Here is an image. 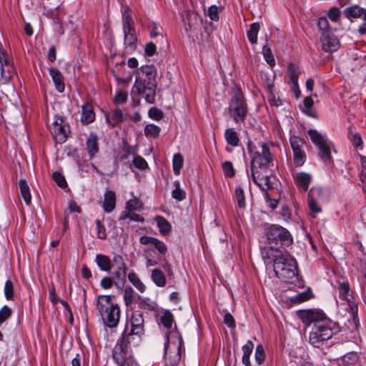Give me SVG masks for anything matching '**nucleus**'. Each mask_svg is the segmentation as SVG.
Instances as JSON below:
<instances>
[{
  "instance_id": "29",
  "label": "nucleus",
  "mask_w": 366,
  "mask_h": 366,
  "mask_svg": "<svg viewBox=\"0 0 366 366\" xmlns=\"http://www.w3.org/2000/svg\"><path fill=\"white\" fill-rule=\"evenodd\" d=\"M151 277L157 286L160 287L165 286L166 276L161 269L157 268L152 269Z\"/></svg>"
},
{
  "instance_id": "26",
  "label": "nucleus",
  "mask_w": 366,
  "mask_h": 366,
  "mask_svg": "<svg viewBox=\"0 0 366 366\" xmlns=\"http://www.w3.org/2000/svg\"><path fill=\"white\" fill-rule=\"evenodd\" d=\"M358 355L356 352H348L337 360L340 366H352L358 360Z\"/></svg>"
},
{
  "instance_id": "7",
  "label": "nucleus",
  "mask_w": 366,
  "mask_h": 366,
  "mask_svg": "<svg viewBox=\"0 0 366 366\" xmlns=\"http://www.w3.org/2000/svg\"><path fill=\"white\" fill-rule=\"evenodd\" d=\"M307 134L312 142L318 148L320 158L325 164H331L332 163V158L331 156L330 142L315 129H310L307 131Z\"/></svg>"
},
{
  "instance_id": "28",
  "label": "nucleus",
  "mask_w": 366,
  "mask_h": 366,
  "mask_svg": "<svg viewBox=\"0 0 366 366\" xmlns=\"http://www.w3.org/2000/svg\"><path fill=\"white\" fill-rule=\"evenodd\" d=\"M254 348V344L252 340H248L242 347V363L245 366H252L249 358Z\"/></svg>"
},
{
  "instance_id": "51",
  "label": "nucleus",
  "mask_w": 366,
  "mask_h": 366,
  "mask_svg": "<svg viewBox=\"0 0 366 366\" xmlns=\"http://www.w3.org/2000/svg\"><path fill=\"white\" fill-rule=\"evenodd\" d=\"M142 202L136 197L129 199L126 204V209L131 212L139 211L142 209Z\"/></svg>"
},
{
  "instance_id": "50",
  "label": "nucleus",
  "mask_w": 366,
  "mask_h": 366,
  "mask_svg": "<svg viewBox=\"0 0 366 366\" xmlns=\"http://www.w3.org/2000/svg\"><path fill=\"white\" fill-rule=\"evenodd\" d=\"M262 54H263V56H264L265 61L269 66H272L275 64V59L272 54V50L268 45L263 46Z\"/></svg>"
},
{
  "instance_id": "40",
  "label": "nucleus",
  "mask_w": 366,
  "mask_h": 366,
  "mask_svg": "<svg viewBox=\"0 0 366 366\" xmlns=\"http://www.w3.org/2000/svg\"><path fill=\"white\" fill-rule=\"evenodd\" d=\"M287 73L290 77V83L298 82L300 71L298 67L293 63H290L287 66Z\"/></svg>"
},
{
  "instance_id": "45",
  "label": "nucleus",
  "mask_w": 366,
  "mask_h": 366,
  "mask_svg": "<svg viewBox=\"0 0 366 366\" xmlns=\"http://www.w3.org/2000/svg\"><path fill=\"white\" fill-rule=\"evenodd\" d=\"M235 198L237 199L238 207L240 209L245 208V207H246L245 195H244V192L241 186H238L235 189Z\"/></svg>"
},
{
  "instance_id": "24",
  "label": "nucleus",
  "mask_w": 366,
  "mask_h": 366,
  "mask_svg": "<svg viewBox=\"0 0 366 366\" xmlns=\"http://www.w3.org/2000/svg\"><path fill=\"white\" fill-rule=\"evenodd\" d=\"M295 180L297 187L302 188L304 191H307L312 177L306 172H301L296 174Z\"/></svg>"
},
{
  "instance_id": "35",
  "label": "nucleus",
  "mask_w": 366,
  "mask_h": 366,
  "mask_svg": "<svg viewBox=\"0 0 366 366\" xmlns=\"http://www.w3.org/2000/svg\"><path fill=\"white\" fill-rule=\"evenodd\" d=\"M290 143L292 152L304 150L303 147L306 144V142L304 139L295 135H292L290 137Z\"/></svg>"
},
{
  "instance_id": "23",
  "label": "nucleus",
  "mask_w": 366,
  "mask_h": 366,
  "mask_svg": "<svg viewBox=\"0 0 366 366\" xmlns=\"http://www.w3.org/2000/svg\"><path fill=\"white\" fill-rule=\"evenodd\" d=\"M124 43L126 48L129 51H134L137 48V37L136 35V29L134 31H124Z\"/></svg>"
},
{
  "instance_id": "19",
  "label": "nucleus",
  "mask_w": 366,
  "mask_h": 366,
  "mask_svg": "<svg viewBox=\"0 0 366 366\" xmlns=\"http://www.w3.org/2000/svg\"><path fill=\"white\" fill-rule=\"evenodd\" d=\"M49 71L53 80L56 91L60 93L63 92L65 89V85L64 76L60 72V71L56 68H49Z\"/></svg>"
},
{
  "instance_id": "57",
  "label": "nucleus",
  "mask_w": 366,
  "mask_h": 366,
  "mask_svg": "<svg viewBox=\"0 0 366 366\" xmlns=\"http://www.w3.org/2000/svg\"><path fill=\"white\" fill-rule=\"evenodd\" d=\"M12 315L11 309L7 305H4L0 310V326L8 320Z\"/></svg>"
},
{
  "instance_id": "49",
  "label": "nucleus",
  "mask_w": 366,
  "mask_h": 366,
  "mask_svg": "<svg viewBox=\"0 0 366 366\" xmlns=\"http://www.w3.org/2000/svg\"><path fill=\"white\" fill-rule=\"evenodd\" d=\"M14 67L13 65H9L8 66H6V68L4 67H2L1 69V76L4 79V84H6L8 83L10 79H11L13 74H14L15 71H14Z\"/></svg>"
},
{
  "instance_id": "22",
  "label": "nucleus",
  "mask_w": 366,
  "mask_h": 366,
  "mask_svg": "<svg viewBox=\"0 0 366 366\" xmlns=\"http://www.w3.org/2000/svg\"><path fill=\"white\" fill-rule=\"evenodd\" d=\"M86 149L92 158L99 152L98 137L94 132H90L86 142Z\"/></svg>"
},
{
  "instance_id": "61",
  "label": "nucleus",
  "mask_w": 366,
  "mask_h": 366,
  "mask_svg": "<svg viewBox=\"0 0 366 366\" xmlns=\"http://www.w3.org/2000/svg\"><path fill=\"white\" fill-rule=\"evenodd\" d=\"M134 166L139 169H145L148 167L146 160L141 156L134 157L133 159Z\"/></svg>"
},
{
  "instance_id": "58",
  "label": "nucleus",
  "mask_w": 366,
  "mask_h": 366,
  "mask_svg": "<svg viewBox=\"0 0 366 366\" xmlns=\"http://www.w3.org/2000/svg\"><path fill=\"white\" fill-rule=\"evenodd\" d=\"M113 285H118L119 282L114 280L113 277H104L100 282V285L104 289H110Z\"/></svg>"
},
{
  "instance_id": "39",
  "label": "nucleus",
  "mask_w": 366,
  "mask_h": 366,
  "mask_svg": "<svg viewBox=\"0 0 366 366\" xmlns=\"http://www.w3.org/2000/svg\"><path fill=\"white\" fill-rule=\"evenodd\" d=\"M348 138L352 145L357 149H362V140L359 133H352V127L348 128Z\"/></svg>"
},
{
  "instance_id": "42",
  "label": "nucleus",
  "mask_w": 366,
  "mask_h": 366,
  "mask_svg": "<svg viewBox=\"0 0 366 366\" xmlns=\"http://www.w3.org/2000/svg\"><path fill=\"white\" fill-rule=\"evenodd\" d=\"M308 200L319 201L323 197V191L319 187H312L307 194Z\"/></svg>"
},
{
  "instance_id": "56",
  "label": "nucleus",
  "mask_w": 366,
  "mask_h": 366,
  "mask_svg": "<svg viewBox=\"0 0 366 366\" xmlns=\"http://www.w3.org/2000/svg\"><path fill=\"white\" fill-rule=\"evenodd\" d=\"M222 169L224 175L228 177H234L235 176V169L231 162L227 161L222 164Z\"/></svg>"
},
{
  "instance_id": "59",
  "label": "nucleus",
  "mask_w": 366,
  "mask_h": 366,
  "mask_svg": "<svg viewBox=\"0 0 366 366\" xmlns=\"http://www.w3.org/2000/svg\"><path fill=\"white\" fill-rule=\"evenodd\" d=\"M53 179L59 187L64 189L67 187L66 181L60 172H54L53 173Z\"/></svg>"
},
{
  "instance_id": "32",
  "label": "nucleus",
  "mask_w": 366,
  "mask_h": 366,
  "mask_svg": "<svg viewBox=\"0 0 366 366\" xmlns=\"http://www.w3.org/2000/svg\"><path fill=\"white\" fill-rule=\"evenodd\" d=\"M365 11V9L357 5L347 7L344 10V14L347 19L359 18Z\"/></svg>"
},
{
  "instance_id": "47",
  "label": "nucleus",
  "mask_w": 366,
  "mask_h": 366,
  "mask_svg": "<svg viewBox=\"0 0 366 366\" xmlns=\"http://www.w3.org/2000/svg\"><path fill=\"white\" fill-rule=\"evenodd\" d=\"M312 297V290L309 288L305 292L299 293L292 297L294 303H301L310 300Z\"/></svg>"
},
{
  "instance_id": "48",
  "label": "nucleus",
  "mask_w": 366,
  "mask_h": 366,
  "mask_svg": "<svg viewBox=\"0 0 366 366\" xmlns=\"http://www.w3.org/2000/svg\"><path fill=\"white\" fill-rule=\"evenodd\" d=\"M306 153L304 150L293 152V160L295 167H299L302 166L306 161Z\"/></svg>"
},
{
  "instance_id": "55",
  "label": "nucleus",
  "mask_w": 366,
  "mask_h": 366,
  "mask_svg": "<svg viewBox=\"0 0 366 366\" xmlns=\"http://www.w3.org/2000/svg\"><path fill=\"white\" fill-rule=\"evenodd\" d=\"M4 295L5 297L8 300H11L14 298V285L10 280H7L4 285Z\"/></svg>"
},
{
  "instance_id": "18",
  "label": "nucleus",
  "mask_w": 366,
  "mask_h": 366,
  "mask_svg": "<svg viewBox=\"0 0 366 366\" xmlns=\"http://www.w3.org/2000/svg\"><path fill=\"white\" fill-rule=\"evenodd\" d=\"M117 197L114 191L107 189L104 194L102 207L105 212L109 213L116 207Z\"/></svg>"
},
{
  "instance_id": "5",
  "label": "nucleus",
  "mask_w": 366,
  "mask_h": 366,
  "mask_svg": "<svg viewBox=\"0 0 366 366\" xmlns=\"http://www.w3.org/2000/svg\"><path fill=\"white\" fill-rule=\"evenodd\" d=\"M265 235L268 245L274 251H283L282 248L288 247L293 242L290 232L279 224H269L265 228Z\"/></svg>"
},
{
  "instance_id": "15",
  "label": "nucleus",
  "mask_w": 366,
  "mask_h": 366,
  "mask_svg": "<svg viewBox=\"0 0 366 366\" xmlns=\"http://www.w3.org/2000/svg\"><path fill=\"white\" fill-rule=\"evenodd\" d=\"M142 335H137L131 332V330L129 328V322H127L125 324L124 329L122 333L121 337L117 340V342L127 347L132 343H137L140 340Z\"/></svg>"
},
{
  "instance_id": "37",
  "label": "nucleus",
  "mask_w": 366,
  "mask_h": 366,
  "mask_svg": "<svg viewBox=\"0 0 366 366\" xmlns=\"http://www.w3.org/2000/svg\"><path fill=\"white\" fill-rule=\"evenodd\" d=\"M128 280L140 292H144L146 290V286L135 272H129L128 274Z\"/></svg>"
},
{
  "instance_id": "62",
  "label": "nucleus",
  "mask_w": 366,
  "mask_h": 366,
  "mask_svg": "<svg viewBox=\"0 0 366 366\" xmlns=\"http://www.w3.org/2000/svg\"><path fill=\"white\" fill-rule=\"evenodd\" d=\"M148 115L151 119L157 121L161 120L164 117V114L162 110L157 107H152L149 110Z\"/></svg>"
},
{
  "instance_id": "27",
  "label": "nucleus",
  "mask_w": 366,
  "mask_h": 366,
  "mask_svg": "<svg viewBox=\"0 0 366 366\" xmlns=\"http://www.w3.org/2000/svg\"><path fill=\"white\" fill-rule=\"evenodd\" d=\"M127 270L126 264L123 266H114V271L112 272L114 280H117L119 284L123 285L126 281Z\"/></svg>"
},
{
  "instance_id": "46",
  "label": "nucleus",
  "mask_w": 366,
  "mask_h": 366,
  "mask_svg": "<svg viewBox=\"0 0 366 366\" xmlns=\"http://www.w3.org/2000/svg\"><path fill=\"white\" fill-rule=\"evenodd\" d=\"M160 321L165 328L170 329L174 322L173 315L170 311L166 310L162 315Z\"/></svg>"
},
{
  "instance_id": "1",
  "label": "nucleus",
  "mask_w": 366,
  "mask_h": 366,
  "mask_svg": "<svg viewBox=\"0 0 366 366\" xmlns=\"http://www.w3.org/2000/svg\"><path fill=\"white\" fill-rule=\"evenodd\" d=\"M297 315L305 325L313 324L309 333V342L315 347H320L341 331L339 323L330 320L322 310H297Z\"/></svg>"
},
{
  "instance_id": "13",
  "label": "nucleus",
  "mask_w": 366,
  "mask_h": 366,
  "mask_svg": "<svg viewBox=\"0 0 366 366\" xmlns=\"http://www.w3.org/2000/svg\"><path fill=\"white\" fill-rule=\"evenodd\" d=\"M182 346V340L179 338V345L176 348L175 354L173 357L169 355V338H167V343L164 346V356L166 365L165 366H177L181 360V347Z\"/></svg>"
},
{
  "instance_id": "53",
  "label": "nucleus",
  "mask_w": 366,
  "mask_h": 366,
  "mask_svg": "<svg viewBox=\"0 0 366 366\" xmlns=\"http://www.w3.org/2000/svg\"><path fill=\"white\" fill-rule=\"evenodd\" d=\"M255 360L257 363L260 365L263 363L265 360V352L263 346L259 344L255 348Z\"/></svg>"
},
{
  "instance_id": "12",
  "label": "nucleus",
  "mask_w": 366,
  "mask_h": 366,
  "mask_svg": "<svg viewBox=\"0 0 366 366\" xmlns=\"http://www.w3.org/2000/svg\"><path fill=\"white\" fill-rule=\"evenodd\" d=\"M322 48L325 52L332 53L340 48V41L332 33L321 35Z\"/></svg>"
},
{
  "instance_id": "9",
  "label": "nucleus",
  "mask_w": 366,
  "mask_h": 366,
  "mask_svg": "<svg viewBox=\"0 0 366 366\" xmlns=\"http://www.w3.org/2000/svg\"><path fill=\"white\" fill-rule=\"evenodd\" d=\"M338 290L340 298L348 302L352 313L355 327L357 328L359 324L357 318V305L353 300V296L349 283L347 282H342L339 286Z\"/></svg>"
},
{
  "instance_id": "30",
  "label": "nucleus",
  "mask_w": 366,
  "mask_h": 366,
  "mask_svg": "<svg viewBox=\"0 0 366 366\" xmlns=\"http://www.w3.org/2000/svg\"><path fill=\"white\" fill-rule=\"evenodd\" d=\"M19 186L24 201L27 205H29L31 203V196L27 182L25 179H20Z\"/></svg>"
},
{
  "instance_id": "8",
  "label": "nucleus",
  "mask_w": 366,
  "mask_h": 366,
  "mask_svg": "<svg viewBox=\"0 0 366 366\" xmlns=\"http://www.w3.org/2000/svg\"><path fill=\"white\" fill-rule=\"evenodd\" d=\"M49 129L56 143L62 144L66 142L70 132L69 126L65 122L63 117L55 115Z\"/></svg>"
},
{
  "instance_id": "11",
  "label": "nucleus",
  "mask_w": 366,
  "mask_h": 366,
  "mask_svg": "<svg viewBox=\"0 0 366 366\" xmlns=\"http://www.w3.org/2000/svg\"><path fill=\"white\" fill-rule=\"evenodd\" d=\"M104 324L109 327H116L119 322L120 309L117 304L110 305L101 315Z\"/></svg>"
},
{
  "instance_id": "2",
  "label": "nucleus",
  "mask_w": 366,
  "mask_h": 366,
  "mask_svg": "<svg viewBox=\"0 0 366 366\" xmlns=\"http://www.w3.org/2000/svg\"><path fill=\"white\" fill-rule=\"evenodd\" d=\"M247 148L251 157L252 180L262 191H265L267 195V190L274 188V184L272 181V178L274 179V177L272 176L271 169L274 156L266 143H262L260 151H257L255 145L249 140Z\"/></svg>"
},
{
  "instance_id": "64",
  "label": "nucleus",
  "mask_w": 366,
  "mask_h": 366,
  "mask_svg": "<svg viewBox=\"0 0 366 366\" xmlns=\"http://www.w3.org/2000/svg\"><path fill=\"white\" fill-rule=\"evenodd\" d=\"M97 228V237L101 239H107V234L106 232V228L99 219L95 221Z\"/></svg>"
},
{
  "instance_id": "20",
  "label": "nucleus",
  "mask_w": 366,
  "mask_h": 366,
  "mask_svg": "<svg viewBox=\"0 0 366 366\" xmlns=\"http://www.w3.org/2000/svg\"><path fill=\"white\" fill-rule=\"evenodd\" d=\"M105 117L107 122L115 127L123 121V113L120 109H111L106 114Z\"/></svg>"
},
{
  "instance_id": "4",
  "label": "nucleus",
  "mask_w": 366,
  "mask_h": 366,
  "mask_svg": "<svg viewBox=\"0 0 366 366\" xmlns=\"http://www.w3.org/2000/svg\"><path fill=\"white\" fill-rule=\"evenodd\" d=\"M157 70L154 65H144L137 70L135 82L132 90V98L135 94L142 95L149 104L155 102Z\"/></svg>"
},
{
  "instance_id": "6",
  "label": "nucleus",
  "mask_w": 366,
  "mask_h": 366,
  "mask_svg": "<svg viewBox=\"0 0 366 366\" xmlns=\"http://www.w3.org/2000/svg\"><path fill=\"white\" fill-rule=\"evenodd\" d=\"M228 112L235 123H242L248 113V107L242 92H234L228 106Z\"/></svg>"
},
{
  "instance_id": "14",
  "label": "nucleus",
  "mask_w": 366,
  "mask_h": 366,
  "mask_svg": "<svg viewBox=\"0 0 366 366\" xmlns=\"http://www.w3.org/2000/svg\"><path fill=\"white\" fill-rule=\"evenodd\" d=\"M127 322H129V328L131 332L137 335H142L144 332V317L139 312H134L129 320Z\"/></svg>"
},
{
  "instance_id": "63",
  "label": "nucleus",
  "mask_w": 366,
  "mask_h": 366,
  "mask_svg": "<svg viewBox=\"0 0 366 366\" xmlns=\"http://www.w3.org/2000/svg\"><path fill=\"white\" fill-rule=\"evenodd\" d=\"M156 42H148L144 46V54L147 56H152L157 52V45Z\"/></svg>"
},
{
  "instance_id": "43",
  "label": "nucleus",
  "mask_w": 366,
  "mask_h": 366,
  "mask_svg": "<svg viewBox=\"0 0 366 366\" xmlns=\"http://www.w3.org/2000/svg\"><path fill=\"white\" fill-rule=\"evenodd\" d=\"M184 159L180 153L175 154L172 159L173 171L175 174H179L183 166Z\"/></svg>"
},
{
  "instance_id": "10",
  "label": "nucleus",
  "mask_w": 366,
  "mask_h": 366,
  "mask_svg": "<svg viewBox=\"0 0 366 366\" xmlns=\"http://www.w3.org/2000/svg\"><path fill=\"white\" fill-rule=\"evenodd\" d=\"M112 357L119 366H129L130 362L137 364L133 357L128 355V348L119 342H117L113 349Z\"/></svg>"
},
{
  "instance_id": "31",
  "label": "nucleus",
  "mask_w": 366,
  "mask_h": 366,
  "mask_svg": "<svg viewBox=\"0 0 366 366\" xmlns=\"http://www.w3.org/2000/svg\"><path fill=\"white\" fill-rule=\"evenodd\" d=\"M224 137L228 144L234 147L238 146L239 139L237 132L234 129H227L224 132Z\"/></svg>"
},
{
  "instance_id": "44",
  "label": "nucleus",
  "mask_w": 366,
  "mask_h": 366,
  "mask_svg": "<svg viewBox=\"0 0 366 366\" xmlns=\"http://www.w3.org/2000/svg\"><path fill=\"white\" fill-rule=\"evenodd\" d=\"M161 129L154 124H147L144 127V134L147 137H157L160 133Z\"/></svg>"
},
{
  "instance_id": "34",
  "label": "nucleus",
  "mask_w": 366,
  "mask_h": 366,
  "mask_svg": "<svg viewBox=\"0 0 366 366\" xmlns=\"http://www.w3.org/2000/svg\"><path fill=\"white\" fill-rule=\"evenodd\" d=\"M112 298L110 295H99L97 302V309L100 315L109 307Z\"/></svg>"
},
{
  "instance_id": "54",
  "label": "nucleus",
  "mask_w": 366,
  "mask_h": 366,
  "mask_svg": "<svg viewBox=\"0 0 366 366\" xmlns=\"http://www.w3.org/2000/svg\"><path fill=\"white\" fill-rule=\"evenodd\" d=\"M317 26L322 31V35L325 33H331L330 31L329 21L327 17L322 16L317 21Z\"/></svg>"
},
{
  "instance_id": "17",
  "label": "nucleus",
  "mask_w": 366,
  "mask_h": 366,
  "mask_svg": "<svg viewBox=\"0 0 366 366\" xmlns=\"http://www.w3.org/2000/svg\"><path fill=\"white\" fill-rule=\"evenodd\" d=\"M95 113L93 105L89 102H86L81 107V122L87 125L95 120Z\"/></svg>"
},
{
  "instance_id": "52",
  "label": "nucleus",
  "mask_w": 366,
  "mask_h": 366,
  "mask_svg": "<svg viewBox=\"0 0 366 366\" xmlns=\"http://www.w3.org/2000/svg\"><path fill=\"white\" fill-rule=\"evenodd\" d=\"M134 293L133 288L130 286H127L124 291V300L127 306L131 305L134 302Z\"/></svg>"
},
{
  "instance_id": "38",
  "label": "nucleus",
  "mask_w": 366,
  "mask_h": 366,
  "mask_svg": "<svg viewBox=\"0 0 366 366\" xmlns=\"http://www.w3.org/2000/svg\"><path fill=\"white\" fill-rule=\"evenodd\" d=\"M137 299V303L139 308L149 311L154 310L155 304L149 297H144L141 295H138Z\"/></svg>"
},
{
  "instance_id": "21",
  "label": "nucleus",
  "mask_w": 366,
  "mask_h": 366,
  "mask_svg": "<svg viewBox=\"0 0 366 366\" xmlns=\"http://www.w3.org/2000/svg\"><path fill=\"white\" fill-rule=\"evenodd\" d=\"M149 36L152 39L158 38L157 44H164L166 39L162 34V27L157 23L152 22L149 26Z\"/></svg>"
},
{
  "instance_id": "41",
  "label": "nucleus",
  "mask_w": 366,
  "mask_h": 366,
  "mask_svg": "<svg viewBox=\"0 0 366 366\" xmlns=\"http://www.w3.org/2000/svg\"><path fill=\"white\" fill-rule=\"evenodd\" d=\"M175 189L172 192V198L177 201H182L186 198V193L184 189L181 188L180 183L179 181L174 182Z\"/></svg>"
},
{
  "instance_id": "36",
  "label": "nucleus",
  "mask_w": 366,
  "mask_h": 366,
  "mask_svg": "<svg viewBox=\"0 0 366 366\" xmlns=\"http://www.w3.org/2000/svg\"><path fill=\"white\" fill-rule=\"evenodd\" d=\"M260 26L259 23L254 22L252 23L249 30L247 31V38L249 42L252 44H254L257 41V34L259 31Z\"/></svg>"
},
{
  "instance_id": "33",
  "label": "nucleus",
  "mask_w": 366,
  "mask_h": 366,
  "mask_svg": "<svg viewBox=\"0 0 366 366\" xmlns=\"http://www.w3.org/2000/svg\"><path fill=\"white\" fill-rule=\"evenodd\" d=\"M159 232L163 235H167L171 231L170 223L163 217L157 216L155 218Z\"/></svg>"
},
{
  "instance_id": "25",
  "label": "nucleus",
  "mask_w": 366,
  "mask_h": 366,
  "mask_svg": "<svg viewBox=\"0 0 366 366\" xmlns=\"http://www.w3.org/2000/svg\"><path fill=\"white\" fill-rule=\"evenodd\" d=\"M95 262L99 268L104 272H109L112 267L110 258L104 254H97L95 257Z\"/></svg>"
},
{
  "instance_id": "3",
  "label": "nucleus",
  "mask_w": 366,
  "mask_h": 366,
  "mask_svg": "<svg viewBox=\"0 0 366 366\" xmlns=\"http://www.w3.org/2000/svg\"><path fill=\"white\" fill-rule=\"evenodd\" d=\"M261 256L265 264L273 263L276 276L284 281H292L297 273L295 259L287 251H274L271 247H261Z\"/></svg>"
},
{
  "instance_id": "16",
  "label": "nucleus",
  "mask_w": 366,
  "mask_h": 366,
  "mask_svg": "<svg viewBox=\"0 0 366 366\" xmlns=\"http://www.w3.org/2000/svg\"><path fill=\"white\" fill-rule=\"evenodd\" d=\"M122 14L123 31H134L136 29L132 16L130 14V8L127 5H123L121 9Z\"/></svg>"
},
{
  "instance_id": "60",
  "label": "nucleus",
  "mask_w": 366,
  "mask_h": 366,
  "mask_svg": "<svg viewBox=\"0 0 366 366\" xmlns=\"http://www.w3.org/2000/svg\"><path fill=\"white\" fill-rule=\"evenodd\" d=\"M207 15L211 20L217 21L219 19V7L212 5L208 9Z\"/></svg>"
}]
</instances>
